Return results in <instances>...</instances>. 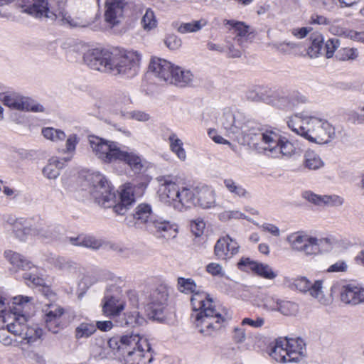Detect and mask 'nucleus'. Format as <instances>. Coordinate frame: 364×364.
<instances>
[{
  "mask_svg": "<svg viewBox=\"0 0 364 364\" xmlns=\"http://www.w3.org/2000/svg\"><path fill=\"white\" fill-rule=\"evenodd\" d=\"M140 55L134 51L112 50L94 48L88 50L83 56L85 63L91 69L109 73L135 76L139 70Z\"/></svg>",
  "mask_w": 364,
  "mask_h": 364,
  "instance_id": "1",
  "label": "nucleus"
},
{
  "mask_svg": "<svg viewBox=\"0 0 364 364\" xmlns=\"http://www.w3.org/2000/svg\"><path fill=\"white\" fill-rule=\"evenodd\" d=\"M238 129V134L235 135H241L244 144L255 149L262 148L272 157L290 156L294 153V144L285 136L272 129H265L254 121L243 120Z\"/></svg>",
  "mask_w": 364,
  "mask_h": 364,
  "instance_id": "2",
  "label": "nucleus"
},
{
  "mask_svg": "<svg viewBox=\"0 0 364 364\" xmlns=\"http://www.w3.org/2000/svg\"><path fill=\"white\" fill-rule=\"evenodd\" d=\"M192 294L191 318L200 333L205 336H213L225 325L226 318L215 308L208 294L198 289Z\"/></svg>",
  "mask_w": 364,
  "mask_h": 364,
  "instance_id": "3",
  "label": "nucleus"
},
{
  "mask_svg": "<svg viewBox=\"0 0 364 364\" xmlns=\"http://www.w3.org/2000/svg\"><path fill=\"white\" fill-rule=\"evenodd\" d=\"M89 142L95 154L105 163L119 161L128 165L135 173H139L143 168L141 156L128 149H122L118 143L99 136H90Z\"/></svg>",
  "mask_w": 364,
  "mask_h": 364,
  "instance_id": "4",
  "label": "nucleus"
},
{
  "mask_svg": "<svg viewBox=\"0 0 364 364\" xmlns=\"http://www.w3.org/2000/svg\"><path fill=\"white\" fill-rule=\"evenodd\" d=\"M33 298L19 295L13 298V310L14 321L7 324L9 331L13 333L14 336H18L23 341L22 345L27 344L30 346L41 343L44 331L38 325L28 326L25 323L26 317L23 314L16 316L17 314L23 312L25 309H29Z\"/></svg>",
  "mask_w": 364,
  "mask_h": 364,
  "instance_id": "5",
  "label": "nucleus"
},
{
  "mask_svg": "<svg viewBox=\"0 0 364 364\" xmlns=\"http://www.w3.org/2000/svg\"><path fill=\"white\" fill-rule=\"evenodd\" d=\"M13 231L20 240H25L27 235L53 240L59 235L60 228L40 215H34L28 218H16L13 223Z\"/></svg>",
  "mask_w": 364,
  "mask_h": 364,
  "instance_id": "6",
  "label": "nucleus"
},
{
  "mask_svg": "<svg viewBox=\"0 0 364 364\" xmlns=\"http://www.w3.org/2000/svg\"><path fill=\"white\" fill-rule=\"evenodd\" d=\"M133 218L136 223L146 224V229L156 235L158 237L168 240L176 236V225L161 217L154 215L151 207L149 204H139L136 208Z\"/></svg>",
  "mask_w": 364,
  "mask_h": 364,
  "instance_id": "7",
  "label": "nucleus"
},
{
  "mask_svg": "<svg viewBox=\"0 0 364 364\" xmlns=\"http://www.w3.org/2000/svg\"><path fill=\"white\" fill-rule=\"evenodd\" d=\"M131 341L122 357L127 364H158L155 358L156 353L153 350L146 338L139 333H133Z\"/></svg>",
  "mask_w": 364,
  "mask_h": 364,
  "instance_id": "8",
  "label": "nucleus"
},
{
  "mask_svg": "<svg viewBox=\"0 0 364 364\" xmlns=\"http://www.w3.org/2000/svg\"><path fill=\"white\" fill-rule=\"evenodd\" d=\"M18 8L21 12L36 18H46L51 21L60 20L63 23H70V16L63 8L50 11L48 0H18Z\"/></svg>",
  "mask_w": 364,
  "mask_h": 364,
  "instance_id": "9",
  "label": "nucleus"
},
{
  "mask_svg": "<svg viewBox=\"0 0 364 364\" xmlns=\"http://www.w3.org/2000/svg\"><path fill=\"white\" fill-rule=\"evenodd\" d=\"M306 139L318 144H328L335 138L334 127L327 121L312 118L307 123Z\"/></svg>",
  "mask_w": 364,
  "mask_h": 364,
  "instance_id": "10",
  "label": "nucleus"
},
{
  "mask_svg": "<svg viewBox=\"0 0 364 364\" xmlns=\"http://www.w3.org/2000/svg\"><path fill=\"white\" fill-rule=\"evenodd\" d=\"M307 97L296 90L281 88L276 90L269 102L283 110H292L295 107L307 102Z\"/></svg>",
  "mask_w": 364,
  "mask_h": 364,
  "instance_id": "11",
  "label": "nucleus"
},
{
  "mask_svg": "<svg viewBox=\"0 0 364 364\" xmlns=\"http://www.w3.org/2000/svg\"><path fill=\"white\" fill-rule=\"evenodd\" d=\"M103 308L105 311L109 312L112 316H120L119 314L124 309V304L120 303L117 305L112 299H110L105 302ZM117 322L121 326L136 327L142 326L146 323V320L143 316H140L138 311H134L124 314L122 318L119 317V321Z\"/></svg>",
  "mask_w": 364,
  "mask_h": 364,
  "instance_id": "12",
  "label": "nucleus"
},
{
  "mask_svg": "<svg viewBox=\"0 0 364 364\" xmlns=\"http://www.w3.org/2000/svg\"><path fill=\"white\" fill-rule=\"evenodd\" d=\"M0 100L5 106L13 109L33 112H43L42 105L36 104L34 100L29 97H22L16 92L0 93Z\"/></svg>",
  "mask_w": 364,
  "mask_h": 364,
  "instance_id": "13",
  "label": "nucleus"
},
{
  "mask_svg": "<svg viewBox=\"0 0 364 364\" xmlns=\"http://www.w3.org/2000/svg\"><path fill=\"white\" fill-rule=\"evenodd\" d=\"M168 297V289L164 286H159L150 294L149 302L146 306V311L150 318L161 320L163 318Z\"/></svg>",
  "mask_w": 364,
  "mask_h": 364,
  "instance_id": "14",
  "label": "nucleus"
},
{
  "mask_svg": "<svg viewBox=\"0 0 364 364\" xmlns=\"http://www.w3.org/2000/svg\"><path fill=\"white\" fill-rule=\"evenodd\" d=\"M284 283L291 289H296L301 292L306 293L316 299L320 303L325 304L326 299L322 291V281L316 280L312 284L305 277H300L295 279L285 278Z\"/></svg>",
  "mask_w": 364,
  "mask_h": 364,
  "instance_id": "15",
  "label": "nucleus"
},
{
  "mask_svg": "<svg viewBox=\"0 0 364 364\" xmlns=\"http://www.w3.org/2000/svg\"><path fill=\"white\" fill-rule=\"evenodd\" d=\"M287 240L291 243L292 249L304 252L306 255L318 253L320 251L321 245L324 242H328L327 239L318 240L299 232L290 235Z\"/></svg>",
  "mask_w": 364,
  "mask_h": 364,
  "instance_id": "16",
  "label": "nucleus"
},
{
  "mask_svg": "<svg viewBox=\"0 0 364 364\" xmlns=\"http://www.w3.org/2000/svg\"><path fill=\"white\" fill-rule=\"evenodd\" d=\"M135 186L129 183L120 187L119 202L113 206L114 213L123 215L135 203Z\"/></svg>",
  "mask_w": 364,
  "mask_h": 364,
  "instance_id": "17",
  "label": "nucleus"
},
{
  "mask_svg": "<svg viewBox=\"0 0 364 364\" xmlns=\"http://www.w3.org/2000/svg\"><path fill=\"white\" fill-rule=\"evenodd\" d=\"M43 311L47 329L53 333H58L63 328L60 318L64 314V309L60 306L50 304Z\"/></svg>",
  "mask_w": 364,
  "mask_h": 364,
  "instance_id": "18",
  "label": "nucleus"
},
{
  "mask_svg": "<svg viewBox=\"0 0 364 364\" xmlns=\"http://www.w3.org/2000/svg\"><path fill=\"white\" fill-rule=\"evenodd\" d=\"M237 267L241 270H245V267L256 273L259 277L267 279H274L277 274L267 264L251 260L250 258H242L237 263Z\"/></svg>",
  "mask_w": 364,
  "mask_h": 364,
  "instance_id": "19",
  "label": "nucleus"
},
{
  "mask_svg": "<svg viewBox=\"0 0 364 364\" xmlns=\"http://www.w3.org/2000/svg\"><path fill=\"white\" fill-rule=\"evenodd\" d=\"M175 66L170 62L161 58H152L149 66V70L159 80L169 83Z\"/></svg>",
  "mask_w": 364,
  "mask_h": 364,
  "instance_id": "20",
  "label": "nucleus"
},
{
  "mask_svg": "<svg viewBox=\"0 0 364 364\" xmlns=\"http://www.w3.org/2000/svg\"><path fill=\"white\" fill-rule=\"evenodd\" d=\"M239 245L228 235L223 237L216 242L214 252L219 259H226L238 252Z\"/></svg>",
  "mask_w": 364,
  "mask_h": 364,
  "instance_id": "21",
  "label": "nucleus"
},
{
  "mask_svg": "<svg viewBox=\"0 0 364 364\" xmlns=\"http://www.w3.org/2000/svg\"><path fill=\"white\" fill-rule=\"evenodd\" d=\"M126 2L123 0H112L105 4V18L112 26L119 24L123 18Z\"/></svg>",
  "mask_w": 364,
  "mask_h": 364,
  "instance_id": "22",
  "label": "nucleus"
},
{
  "mask_svg": "<svg viewBox=\"0 0 364 364\" xmlns=\"http://www.w3.org/2000/svg\"><path fill=\"white\" fill-rule=\"evenodd\" d=\"M244 119L241 114L235 115L230 109H225L220 117L218 123L228 134H238L239 127Z\"/></svg>",
  "mask_w": 364,
  "mask_h": 364,
  "instance_id": "23",
  "label": "nucleus"
},
{
  "mask_svg": "<svg viewBox=\"0 0 364 364\" xmlns=\"http://www.w3.org/2000/svg\"><path fill=\"white\" fill-rule=\"evenodd\" d=\"M342 302L346 304L356 305L364 302V289L353 284L342 286L340 291Z\"/></svg>",
  "mask_w": 364,
  "mask_h": 364,
  "instance_id": "24",
  "label": "nucleus"
},
{
  "mask_svg": "<svg viewBox=\"0 0 364 364\" xmlns=\"http://www.w3.org/2000/svg\"><path fill=\"white\" fill-rule=\"evenodd\" d=\"M224 24L230 26V29L235 33L233 38L234 42L242 48L245 47L247 38L250 34V26L243 21L235 20H225Z\"/></svg>",
  "mask_w": 364,
  "mask_h": 364,
  "instance_id": "25",
  "label": "nucleus"
},
{
  "mask_svg": "<svg viewBox=\"0 0 364 364\" xmlns=\"http://www.w3.org/2000/svg\"><path fill=\"white\" fill-rule=\"evenodd\" d=\"M196 205L203 209L210 208L215 205V191L207 186L195 187Z\"/></svg>",
  "mask_w": 364,
  "mask_h": 364,
  "instance_id": "26",
  "label": "nucleus"
},
{
  "mask_svg": "<svg viewBox=\"0 0 364 364\" xmlns=\"http://www.w3.org/2000/svg\"><path fill=\"white\" fill-rule=\"evenodd\" d=\"M159 181L161 182V185L164 187L160 195L161 200L165 203L174 207V202L178 200L180 190L178 185L164 177L159 178Z\"/></svg>",
  "mask_w": 364,
  "mask_h": 364,
  "instance_id": "27",
  "label": "nucleus"
},
{
  "mask_svg": "<svg viewBox=\"0 0 364 364\" xmlns=\"http://www.w3.org/2000/svg\"><path fill=\"white\" fill-rule=\"evenodd\" d=\"M105 188H95L90 190V193L96 200V202L105 208L110 207L108 203L111 201H114L116 198L115 193L113 188L109 186L108 181L107 183H103Z\"/></svg>",
  "mask_w": 364,
  "mask_h": 364,
  "instance_id": "28",
  "label": "nucleus"
},
{
  "mask_svg": "<svg viewBox=\"0 0 364 364\" xmlns=\"http://www.w3.org/2000/svg\"><path fill=\"white\" fill-rule=\"evenodd\" d=\"M193 205H196L195 188L190 189L183 187L179 190L177 201L174 202V208L181 211L183 208L187 209Z\"/></svg>",
  "mask_w": 364,
  "mask_h": 364,
  "instance_id": "29",
  "label": "nucleus"
},
{
  "mask_svg": "<svg viewBox=\"0 0 364 364\" xmlns=\"http://www.w3.org/2000/svg\"><path fill=\"white\" fill-rule=\"evenodd\" d=\"M4 255L16 271H26L31 269L33 267V264L31 261L26 259L23 256L17 252L11 250H6L4 252Z\"/></svg>",
  "mask_w": 364,
  "mask_h": 364,
  "instance_id": "30",
  "label": "nucleus"
},
{
  "mask_svg": "<svg viewBox=\"0 0 364 364\" xmlns=\"http://www.w3.org/2000/svg\"><path fill=\"white\" fill-rule=\"evenodd\" d=\"M4 255L16 271H26L31 269L33 267V264L31 261L26 259L23 256L17 252L11 250H6L4 252Z\"/></svg>",
  "mask_w": 364,
  "mask_h": 364,
  "instance_id": "31",
  "label": "nucleus"
},
{
  "mask_svg": "<svg viewBox=\"0 0 364 364\" xmlns=\"http://www.w3.org/2000/svg\"><path fill=\"white\" fill-rule=\"evenodd\" d=\"M170 84L175 85L180 87L189 86L193 80V75L189 70H183L178 66H175L172 71Z\"/></svg>",
  "mask_w": 364,
  "mask_h": 364,
  "instance_id": "32",
  "label": "nucleus"
},
{
  "mask_svg": "<svg viewBox=\"0 0 364 364\" xmlns=\"http://www.w3.org/2000/svg\"><path fill=\"white\" fill-rule=\"evenodd\" d=\"M291 346L287 348V353L286 358L287 362H299L301 357L304 355L305 352V343L303 340L298 338L296 340H292Z\"/></svg>",
  "mask_w": 364,
  "mask_h": 364,
  "instance_id": "33",
  "label": "nucleus"
},
{
  "mask_svg": "<svg viewBox=\"0 0 364 364\" xmlns=\"http://www.w3.org/2000/svg\"><path fill=\"white\" fill-rule=\"evenodd\" d=\"M132 334L133 333L123 335L120 338L112 337L109 338L108 341L109 347L113 351H116V353H118L119 355L122 356V354L124 353L127 347L133 343V341H131Z\"/></svg>",
  "mask_w": 364,
  "mask_h": 364,
  "instance_id": "34",
  "label": "nucleus"
},
{
  "mask_svg": "<svg viewBox=\"0 0 364 364\" xmlns=\"http://www.w3.org/2000/svg\"><path fill=\"white\" fill-rule=\"evenodd\" d=\"M70 242L76 246H82L92 249H98L102 245L100 240L91 235H79L76 237H70Z\"/></svg>",
  "mask_w": 364,
  "mask_h": 364,
  "instance_id": "35",
  "label": "nucleus"
},
{
  "mask_svg": "<svg viewBox=\"0 0 364 364\" xmlns=\"http://www.w3.org/2000/svg\"><path fill=\"white\" fill-rule=\"evenodd\" d=\"M48 261L55 268L61 271L71 272L77 269V263L63 257L51 256L48 257Z\"/></svg>",
  "mask_w": 364,
  "mask_h": 364,
  "instance_id": "36",
  "label": "nucleus"
},
{
  "mask_svg": "<svg viewBox=\"0 0 364 364\" xmlns=\"http://www.w3.org/2000/svg\"><path fill=\"white\" fill-rule=\"evenodd\" d=\"M96 332V326L93 322L83 321L75 329V338L77 341L91 337Z\"/></svg>",
  "mask_w": 364,
  "mask_h": 364,
  "instance_id": "37",
  "label": "nucleus"
},
{
  "mask_svg": "<svg viewBox=\"0 0 364 364\" xmlns=\"http://www.w3.org/2000/svg\"><path fill=\"white\" fill-rule=\"evenodd\" d=\"M311 42L308 49V54L311 57H317L318 55H323V37L319 33H312L310 36Z\"/></svg>",
  "mask_w": 364,
  "mask_h": 364,
  "instance_id": "38",
  "label": "nucleus"
},
{
  "mask_svg": "<svg viewBox=\"0 0 364 364\" xmlns=\"http://www.w3.org/2000/svg\"><path fill=\"white\" fill-rule=\"evenodd\" d=\"M63 164L56 158H51L48 164L43 168L44 176L49 179H55L60 175V169Z\"/></svg>",
  "mask_w": 364,
  "mask_h": 364,
  "instance_id": "39",
  "label": "nucleus"
},
{
  "mask_svg": "<svg viewBox=\"0 0 364 364\" xmlns=\"http://www.w3.org/2000/svg\"><path fill=\"white\" fill-rule=\"evenodd\" d=\"M304 197L309 200V202L317 205H333L335 203L336 200L338 199L336 196H318L316 195L314 193L306 191L304 193Z\"/></svg>",
  "mask_w": 364,
  "mask_h": 364,
  "instance_id": "40",
  "label": "nucleus"
},
{
  "mask_svg": "<svg viewBox=\"0 0 364 364\" xmlns=\"http://www.w3.org/2000/svg\"><path fill=\"white\" fill-rule=\"evenodd\" d=\"M177 23H174L173 25L178 33L185 34L187 33L197 32L200 31L203 26L206 24V22L203 20L195 21L189 23H182L178 27H176Z\"/></svg>",
  "mask_w": 364,
  "mask_h": 364,
  "instance_id": "41",
  "label": "nucleus"
},
{
  "mask_svg": "<svg viewBox=\"0 0 364 364\" xmlns=\"http://www.w3.org/2000/svg\"><path fill=\"white\" fill-rule=\"evenodd\" d=\"M171 150L176 154V156L182 161L186 158V151L183 147V141L177 136L175 133H172L169 137Z\"/></svg>",
  "mask_w": 364,
  "mask_h": 364,
  "instance_id": "42",
  "label": "nucleus"
},
{
  "mask_svg": "<svg viewBox=\"0 0 364 364\" xmlns=\"http://www.w3.org/2000/svg\"><path fill=\"white\" fill-rule=\"evenodd\" d=\"M304 164L309 169L316 170L323 166V162L317 154L309 150L304 154Z\"/></svg>",
  "mask_w": 364,
  "mask_h": 364,
  "instance_id": "43",
  "label": "nucleus"
},
{
  "mask_svg": "<svg viewBox=\"0 0 364 364\" xmlns=\"http://www.w3.org/2000/svg\"><path fill=\"white\" fill-rule=\"evenodd\" d=\"M225 187L228 191L235 196L245 198L247 194V191L242 186L237 183L232 178H226L223 181Z\"/></svg>",
  "mask_w": 364,
  "mask_h": 364,
  "instance_id": "44",
  "label": "nucleus"
},
{
  "mask_svg": "<svg viewBox=\"0 0 364 364\" xmlns=\"http://www.w3.org/2000/svg\"><path fill=\"white\" fill-rule=\"evenodd\" d=\"M277 311L280 312L284 316L295 315L299 311L298 305L292 301H284L279 299L278 303Z\"/></svg>",
  "mask_w": 364,
  "mask_h": 364,
  "instance_id": "45",
  "label": "nucleus"
},
{
  "mask_svg": "<svg viewBox=\"0 0 364 364\" xmlns=\"http://www.w3.org/2000/svg\"><path fill=\"white\" fill-rule=\"evenodd\" d=\"M177 282L178 289L182 293L192 294L197 289L196 284L191 278L178 277Z\"/></svg>",
  "mask_w": 364,
  "mask_h": 364,
  "instance_id": "46",
  "label": "nucleus"
},
{
  "mask_svg": "<svg viewBox=\"0 0 364 364\" xmlns=\"http://www.w3.org/2000/svg\"><path fill=\"white\" fill-rule=\"evenodd\" d=\"M359 53L355 48H343L338 50L336 58L341 61L355 60Z\"/></svg>",
  "mask_w": 364,
  "mask_h": 364,
  "instance_id": "47",
  "label": "nucleus"
},
{
  "mask_svg": "<svg viewBox=\"0 0 364 364\" xmlns=\"http://www.w3.org/2000/svg\"><path fill=\"white\" fill-rule=\"evenodd\" d=\"M42 134L45 138L53 141H63L66 136L64 132L53 127L43 128L42 129Z\"/></svg>",
  "mask_w": 364,
  "mask_h": 364,
  "instance_id": "48",
  "label": "nucleus"
},
{
  "mask_svg": "<svg viewBox=\"0 0 364 364\" xmlns=\"http://www.w3.org/2000/svg\"><path fill=\"white\" fill-rule=\"evenodd\" d=\"M141 24L144 30L150 31L156 26V20L154 11L151 9H147L145 14L143 16Z\"/></svg>",
  "mask_w": 364,
  "mask_h": 364,
  "instance_id": "49",
  "label": "nucleus"
},
{
  "mask_svg": "<svg viewBox=\"0 0 364 364\" xmlns=\"http://www.w3.org/2000/svg\"><path fill=\"white\" fill-rule=\"evenodd\" d=\"M339 43V40L336 38H329L326 42H323V55H325L327 58H331L335 50L338 48Z\"/></svg>",
  "mask_w": 364,
  "mask_h": 364,
  "instance_id": "50",
  "label": "nucleus"
},
{
  "mask_svg": "<svg viewBox=\"0 0 364 364\" xmlns=\"http://www.w3.org/2000/svg\"><path fill=\"white\" fill-rule=\"evenodd\" d=\"M10 333L13 334L8 328L7 331L0 330V343L5 346H14L18 347L22 346L23 341H19L17 338H12Z\"/></svg>",
  "mask_w": 364,
  "mask_h": 364,
  "instance_id": "51",
  "label": "nucleus"
},
{
  "mask_svg": "<svg viewBox=\"0 0 364 364\" xmlns=\"http://www.w3.org/2000/svg\"><path fill=\"white\" fill-rule=\"evenodd\" d=\"M87 181L90 184V190L104 188L103 183H107L105 177L100 173H95L88 176Z\"/></svg>",
  "mask_w": 364,
  "mask_h": 364,
  "instance_id": "52",
  "label": "nucleus"
},
{
  "mask_svg": "<svg viewBox=\"0 0 364 364\" xmlns=\"http://www.w3.org/2000/svg\"><path fill=\"white\" fill-rule=\"evenodd\" d=\"M121 113L124 117L135 119L139 122H146L150 119L149 114L140 110H134L126 113L122 112Z\"/></svg>",
  "mask_w": 364,
  "mask_h": 364,
  "instance_id": "53",
  "label": "nucleus"
},
{
  "mask_svg": "<svg viewBox=\"0 0 364 364\" xmlns=\"http://www.w3.org/2000/svg\"><path fill=\"white\" fill-rule=\"evenodd\" d=\"M165 45L171 50H176L181 46V39L176 35L171 34L164 39Z\"/></svg>",
  "mask_w": 364,
  "mask_h": 364,
  "instance_id": "54",
  "label": "nucleus"
},
{
  "mask_svg": "<svg viewBox=\"0 0 364 364\" xmlns=\"http://www.w3.org/2000/svg\"><path fill=\"white\" fill-rule=\"evenodd\" d=\"M293 339H289L287 338H279L275 341L274 346L271 349H273V353H275L277 350H282V349L289 348L292 345Z\"/></svg>",
  "mask_w": 364,
  "mask_h": 364,
  "instance_id": "55",
  "label": "nucleus"
},
{
  "mask_svg": "<svg viewBox=\"0 0 364 364\" xmlns=\"http://www.w3.org/2000/svg\"><path fill=\"white\" fill-rule=\"evenodd\" d=\"M288 127L296 134L306 139L305 132H307V127H305L301 124H297L294 120L291 119L288 122Z\"/></svg>",
  "mask_w": 364,
  "mask_h": 364,
  "instance_id": "56",
  "label": "nucleus"
},
{
  "mask_svg": "<svg viewBox=\"0 0 364 364\" xmlns=\"http://www.w3.org/2000/svg\"><path fill=\"white\" fill-rule=\"evenodd\" d=\"M205 227V224L203 220H197L192 222L191 224V231L196 237H199L202 235Z\"/></svg>",
  "mask_w": 364,
  "mask_h": 364,
  "instance_id": "57",
  "label": "nucleus"
},
{
  "mask_svg": "<svg viewBox=\"0 0 364 364\" xmlns=\"http://www.w3.org/2000/svg\"><path fill=\"white\" fill-rule=\"evenodd\" d=\"M206 270L213 276H223V268L220 264L218 263H210L206 267Z\"/></svg>",
  "mask_w": 364,
  "mask_h": 364,
  "instance_id": "58",
  "label": "nucleus"
},
{
  "mask_svg": "<svg viewBox=\"0 0 364 364\" xmlns=\"http://www.w3.org/2000/svg\"><path fill=\"white\" fill-rule=\"evenodd\" d=\"M348 269V265L346 262L340 260L335 264L331 265L328 269V272H345Z\"/></svg>",
  "mask_w": 364,
  "mask_h": 364,
  "instance_id": "59",
  "label": "nucleus"
},
{
  "mask_svg": "<svg viewBox=\"0 0 364 364\" xmlns=\"http://www.w3.org/2000/svg\"><path fill=\"white\" fill-rule=\"evenodd\" d=\"M347 38L364 43V31H356L352 29L348 32Z\"/></svg>",
  "mask_w": 364,
  "mask_h": 364,
  "instance_id": "60",
  "label": "nucleus"
},
{
  "mask_svg": "<svg viewBox=\"0 0 364 364\" xmlns=\"http://www.w3.org/2000/svg\"><path fill=\"white\" fill-rule=\"evenodd\" d=\"M264 323V319L260 317H258L256 320H253L250 318H245L242 321V325H249L255 328H259L262 326Z\"/></svg>",
  "mask_w": 364,
  "mask_h": 364,
  "instance_id": "61",
  "label": "nucleus"
},
{
  "mask_svg": "<svg viewBox=\"0 0 364 364\" xmlns=\"http://www.w3.org/2000/svg\"><path fill=\"white\" fill-rule=\"evenodd\" d=\"M279 302V299L272 298L270 299H266L264 301L263 307L267 311H277L278 303Z\"/></svg>",
  "mask_w": 364,
  "mask_h": 364,
  "instance_id": "62",
  "label": "nucleus"
},
{
  "mask_svg": "<svg viewBox=\"0 0 364 364\" xmlns=\"http://www.w3.org/2000/svg\"><path fill=\"white\" fill-rule=\"evenodd\" d=\"M350 31V29L340 26L339 25H332L330 28V31L336 35L339 36H343L345 38H347L348 32Z\"/></svg>",
  "mask_w": 364,
  "mask_h": 364,
  "instance_id": "63",
  "label": "nucleus"
},
{
  "mask_svg": "<svg viewBox=\"0 0 364 364\" xmlns=\"http://www.w3.org/2000/svg\"><path fill=\"white\" fill-rule=\"evenodd\" d=\"M311 31V28L302 27L291 29V32L293 36L298 38H303Z\"/></svg>",
  "mask_w": 364,
  "mask_h": 364,
  "instance_id": "64",
  "label": "nucleus"
}]
</instances>
